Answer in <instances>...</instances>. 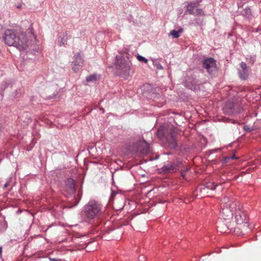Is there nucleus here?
<instances>
[{"label": "nucleus", "mask_w": 261, "mask_h": 261, "mask_svg": "<svg viewBox=\"0 0 261 261\" xmlns=\"http://www.w3.org/2000/svg\"><path fill=\"white\" fill-rule=\"evenodd\" d=\"M221 207L224 219H229L234 216L238 224H243L247 220V215L242 211V205L234 198L224 196L221 201Z\"/></svg>", "instance_id": "1"}, {"label": "nucleus", "mask_w": 261, "mask_h": 261, "mask_svg": "<svg viewBox=\"0 0 261 261\" xmlns=\"http://www.w3.org/2000/svg\"><path fill=\"white\" fill-rule=\"evenodd\" d=\"M4 39L5 43L9 46H14L20 50L24 49L27 46V38L25 34L21 32L17 36L12 30H7L5 33Z\"/></svg>", "instance_id": "2"}, {"label": "nucleus", "mask_w": 261, "mask_h": 261, "mask_svg": "<svg viewBox=\"0 0 261 261\" xmlns=\"http://www.w3.org/2000/svg\"><path fill=\"white\" fill-rule=\"evenodd\" d=\"M102 206L95 200H90L85 207V215L88 220L98 217L101 213Z\"/></svg>", "instance_id": "3"}, {"label": "nucleus", "mask_w": 261, "mask_h": 261, "mask_svg": "<svg viewBox=\"0 0 261 261\" xmlns=\"http://www.w3.org/2000/svg\"><path fill=\"white\" fill-rule=\"evenodd\" d=\"M115 64L116 69L120 74L127 73L130 69L131 63L121 56L116 57Z\"/></svg>", "instance_id": "4"}, {"label": "nucleus", "mask_w": 261, "mask_h": 261, "mask_svg": "<svg viewBox=\"0 0 261 261\" xmlns=\"http://www.w3.org/2000/svg\"><path fill=\"white\" fill-rule=\"evenodd\" d=\"M177 130L175 127H172L170 129L168 136L166 137V143L170 148H175L177 146L176 135Z\"/></svg>", "instance_id": "5"}, {"label": "nucleus", "mask_w": 261, "mask_h": 261, "mask_svg": "<svg viewBox=\"0 0 261 261\" xmlns=\"http://www.w3.org/2000/svg\"><path fill=\"white\" fill-rule=\"evenodd\" d=\"M202 0H199L197 3L191 2L188 3L187 5V11L190 14L195 16H204L205 15L203 10L202 9L198 8V4L201 2Z\"/></svg>", "instance_id": "6"}, {"label": "nucleus", "mask_w": 261, "mask_h": 261, "mask_svg": "<svg viewBox=\"0 0 261 261\" xmlns=\"http://www.w3.org/2000/svg\"><path fill=\"white\" fill-rule=\"evenodd\" d=\"M133 150L136 153L147 154L149 151V145L144 140L139 141L135 145Z\"/></svg>", "instance_id": "7"}, {"label": "nucleus", "mask_w": 261, "mask_h": 261, "mask_svg": "<svg viewBox=\"0 0 261 261\" xmlns=\"http://www.w3.org/2000/svg\"><path fill=\"white\" fill-rule=\"evenodd\" d=\"M203 67L207 71L211 73L216 69V63L214 59L212 58L206 59L203 61Z\"/></svg>", "instance_id": "8"}, {"label": "nucleus", "mask_w": 261, "mask_h": 261, "mask_svg": "<svg viewBox=\"0 0 261 261\" xmlns=\"http://www.w3.org/2000/svg\"><path fill=\"white\" fill-rule=\"evenodd\" d=\"M177 170V166L174 164H168L162 168V172L165 173H173L176 172Z\"/></svg>", "instance_id": "9"}, {"label": "nucleus", "mask_w": 261, "mask_h": 261, "mask_svg": "<svg viewBox=\"0 0 261 261\" xmlns=\"http://www.w3.org/2000/svg\"><path fill=\"white\" fill-rule=\"evenodd\" d=\"M74 60L73 63L79 66H82L84 64V60L80 54L78 53L74 56Z\"/></svg>", "instance_id": "10"}, {"label": "nucleus", "mask_w": 261, "mask_h": 261, "mask_svg": "<svg viewBox=\"0 0 261 261\" xmlns=\"http://www.w3.org/2000/svg\"><path fill=\"white\" fill-rule=\"evenodd\" d=\"M233 105L230 102H227L224 108V111L228 114H231L233 113Z\"/></svg>", "instance_id": "11"}, {"label": "nucleus", "mask_w": 261, "mask_h": 261, "mask_svg": "<svg viewBox=\"0 0 261 261\" xmlns=\"http://www.w3.org/2000/svg\"><path fill=\"white\" fill-rule=\"evenodd\" d=\"M183 31L182 28L179 29L178 31L172 30L170 32L169 35L172 36L173 38H177L180 36V34Z\"/></svg>", "instance_id": "12"}, {"label": "nucleus", "mask_w": 261, "mask_h": 261, "mask_svg": "<svg viewBox=\"0 0 261 261\" xmlns=\"http://www.w3.org/2000/svg\"><path fill=\"white\" fill-rule=\"evenodd\" d=\"M216 186L217 185H214V184L213 182H207L203 188V190L204 191H205L207 189L214 190L215 189Z\"/></svg>", "instance_id": "13"}, {"label": "nucleus", "mask_w": 261, "mask_h": 261, "mask_svg": "<svg viewBox=\"0 0 261 261\" xmlns=\"http://www.w3.org/2000/svg\"><path fill=\"white\" fill-rule=\"evenodd\" d=\"M240 77L242 80H246L247 79L248 76V70H240L239 72Z\"/></svg>", "instance_id": "14"}, {"label": "nucleus", "mask_w": 261, "mask_h": 261, "mask_svg": "<svg viewBox=\"0 0 261 261\" xmlns=\"http://www.w3.org/2000/svg\"><path fill=\"white\" fill-rule=\"evenodd\" d=\"M67 183H68V184L70 185V188L72 192L74 191L75 186L74 181L72 179L69 178V179H68V180H67Z\"/></svg>", "instance_id": "15"}, {"label": "nucleus", "mask_w": 261, "mask_h": 261, "mask_svg": "<svg viewBox=\"0 0 261 261\" xmlns=\"http://www.w3.org/2000/svg\"><path fill=\"white\" fill-rule=\"evenodd\" d=\"M97 79V76L96 75H91L89 76H87L86 78L87 82H92L96 81Z\"/></svg>", "instance_id": "16"}, {"label": "nucleus", "mask_w": 261, "mask_h": 261, "mask_svg": "<svg viewBox=\"0 0 261 261\" xmlns=\"http://www.w3.org/2000/svg\"><path fill=\"white\" fill-rule=\"evenodd\" d=\"M137 58L140 62H143L145 63H147L148 62V60L147 59L145 58L144 57L140 55H138Z\"/></svg>", "instance_id": "17"}, {"label": "nucleus", "mask_w": 261, "mask_h": 261, "mask_svg": "<svg viewBox=\"0 0 261 261\" xmlns=\"http://www.w3.org/2000/svg\"><path fill=\"white\" fill-rule=\"evenodd\" d=\"M246 60H249V58H246ZM255 60V56H250V58H249V63H250L251 64H253Z\"/></svg>", "instance_id": "18"}, {"label": "nucleus", "mask_w": 261, "mask_h": 261, "mask_svg": "<svg viewBox=\"0 0 261 261\" xmlns=\"http://www.w3.org/2000/svg\"><path fill=\"white\" fill-rule=\"evenodd\" d=\"M237 159L236 156H235L234 154L230 156H227V157H226L224 159V162H227L228 160L231 159V160H234V159Z\"/></svg>", "instance_id": "19"}, {"label": "nucleus", "mask_w": 261, "mask_h": 261, "mask_svg": "<svg viewBox=\"0 0 261 261\" xmlns=\"http://www.w3.org/2000/svg\"><path fill=\"white\" fill-rule=\"evenodd\" d=\"M240 67L242 70H248L247 65L244 62H242L240 64Z\"/></svg>", "instance_id": "20"}, {"label": "nucleus", "mask_w": 261, "mask_h": 261, "mask_svg": "<svg viewBox=\"0 0 261 261\" xmlns=\"http://www.w3.org/2000/svg\"><path fill=\"white\" fill-rule=\"evenodd\" d=\"M80 67L81 66H79V65H76L75 64H73V66L72 68L74 72H77L79 71Z\"/></svg>", "instance_id": "21"}, {"label": "nucleus", "mask_w": 261, "mask_h": 261, "mask_svg": "<svg viewBox=\"0 0 261 261\" xmlns=\"http://www.w3.org/2000/svg\"><path fill=\"white\" fill-rule=\"evenodd\" d=\"M244 129L245 130V131H247V132H250L252 130V129L249 126H247V125H245L244 127Z\"/></svg>", "instance_id": "22"}, {"label": "nucleus", "mask_w": 261, "mask_h": 261, "mask_svg": "<svg viewBox=\"0 0 261 261\" xmlns=\"http://www.w3.org/2000/svg\"><path fill=\"white\" fill-rule=\"evenodd\" d=\"M49 259L51 261H61V259H56V258H49Z\"/></svg>", "instance_id": "23"}, {"label": "nucleus", "mask_w": 261, "mask_h": 261, "mask_svg": "<svg viewBox=\"0 0 261 261\" xmlns=\"http://www.w3.org/2000/svg\"><path fill=\"white\" fill-rule=\"evenodd\" d=\"M61 42L63 44H66V43L67 41H66V40H64L63 39H62L61 40Z\"/></svg>", "instance_id": "24"}, {"label": "nucleus", "mask_w": 261, "mask_h": 261, "mask_svg": "<svg viewBox=\"0 0 261 261\" xmlns=\"http://www.w3.org/2000/svg\"><path fill=\"white\" fill-rule=\"evenodd\" d=\"M2 247H0V256H2Z\"/></svg>", "instance_id": "25"}, {"label": "nucleus", "mask_w": 261, "mask_h": 261, "mask_svg": "<svg viewBox=\"0 0 261 261\" xmlns=\"http://www.w3.org/2000/svg\"><path fill=\"white\" fill-rule=\"evenodd\" d=\"M181 176H183V177H184V176H185V174H184V172H183L182 171V172H181Z\"/></svg>", "instance_id": "26"}, {"label": "nucleus", "mask_w": 261, "mask_h": 261, "mask_svg": "<svg viewBox=\"0 0 261 261\" xmlns=\"http://www.w3.org/2000/svg\"><path fill=\"white\" fill-rule=\"evenodd\" d=\"M78 196L80 197V198H81V193L80 192H79V193H78Z\"/></svg>", "instance_id": "27"}, {"label": "nucleus", "mask_w": 261, "mask_h": 261, "mask_svg": "<svg viewBox=\"0 0 261 261\" xmlns=\"http://www.w3.org/2000/svg\"><path fill=\"white\" fill-rule=\"evenodd\" d=\"M161 133V130H159L158 131V134H160Z\"/></svg>", "instance_id": "28"}, {"label": "nucleus", "mask_w": 261, "mask_h": 261, "mask_svg": "<svg viewBox=\"0 0 261 261\" xmlns=\"http://www.w3.org/2000/svg\"><path fill=\"white\" fill-rule=\"evenodd\" d=\"M8 185L7 184H6L4 186V188H6L7 187Z\"/></svg>", "instance_id": "29"}]
</instances>
